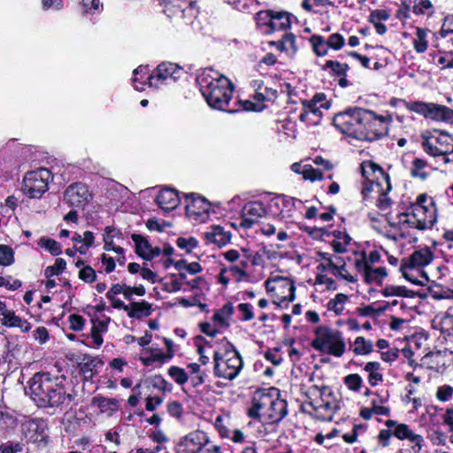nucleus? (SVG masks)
Listing matches in <instances>:
<instances>
[{
	"instance_id": "nucleus-8",
	"label": "nucleus",
	"mask_w": 453,
	"mask_h": 453,
	"mask_svg": "<svg viewBox=\"0 0 453 453\" xmlns=\"http://www.w3.org/2000/svg\"><path fill=\"white\" fill-rule=\"evenodd\" d=\"M411 216L418 221V229L425 230L431 228L436 222L435 209L426 205L411 204Z\"/></svg>"
},
{
	"instance_id": "nucleus-9",
	"label": "nucleus",
	"mask_w": 453,
	"mask_h": 453,
	"mask_svg": "<svg viewBox=\"0 0 453 453\" xmlns=\"http://www.w3.org/2000/svg\"><path fill=\"white\" fill-rule=\"evenodd\" d=\"M182 74L183 70L178 65L173 63H161L157 65L153 74L149 77L150 86H153V80L165 81L170 78L173 81H176Z\"/></svg>"
},
{
	"instance_id": "nucleus-50",
	"label": "nucleus",
	"mask_w": 453,
	"mask_h": 453,
	"mask_svg": "<svg viewBox=\"0 0 453 453\" xmlns=\"http://www.w3.org/2000/svg\"><path fill=\"white\" fill-rule=\"evenodd\" d=\"M441 109H443V105L429 103L428 113L426 118H431L434 120H441Z\"/></svg>"
},
{
	"instance_id": "nucleus-46",
	"label": "nucleus",
	"mask_w": 453,
	"mask_h": 453,
	"mask_svg": "<svg viewBox=\"0 0 453 453\" xmlns=\"http://www.w3.org/2000/svg\"><path fill=\"white\" fill-rule=\"evenodd\" d=\"M424 150L433 157L443 156L441 150L438 148L437 143L434 144L430 140L426 139L422 142Z\"/></svg>"
},
{
	"instance_id": "nucleus-2",
	"label": "nucleus",
	"mask_w": 453,
	"mask_h": 453,
	"mask_svg": "<svg viewBox=\"0 0 453 453\" xmlns=\"http://www.w3.org/2000/svg\"><path fill=\"white\" fill-rule=\"evenodd\" d=\"M28 384L33 400L41 408L65 410L74 400V396L66 393L58 379L48 372L35 373Z\"/></svg>"
},
{
	"instance_id": "nucleus-10",
	"label": "nucleus",
	"mask_w": 453,
	"mask_h": 453,
	"mask_svg": "<svg viewBox=\"0 0 453 453\" xmlns=\"http://www.w3.org/2000/svg\"><path fill=\"white\" fill-rule=\"evenodd\" d=\"M209 442V438L203 431L196 430L187 434L181 441L186 453H200Z\"/></svg>"
},
{
	"instance_id": "nucleus-48",
	"label": "nucleus",
	"mask_w": 453,
	"mask_h": 453,
	"mask_svg": "<svg viewBox=\"0 0 453 453\" xmlns=\"http://www.w3.org/2000/svg\"><path fill=\"white\" fill-rule=\"evenodd\" d=\"M70 329L73 331H81L84 326V319L78 314H72L69 316Z\"/></svg>"
},
{
	"instance_id": "nucleus-14",
	"label": "nucleus",
	"mask_w": 453,
	"mask_h": 453,
	"mask_svg": "<svg viewBox=\"0 0 453 453\" xmlns=\"http://www.w3.org/2000/svg\"><path fill=\"white\" fill-rule=\"evenodd\" d=\"M288 414V403L286 400L279 397V393L276 394L270 409L264 413L267 418L268 422L274 424L281 421Z\"/></svg>"
},
{
	"instance_id": "nucleus-45",
	"label": "nucleus",
	"mask_w": 453,
	"mask_h": 453,
	"mask_svg": "<svg viewBox=\"0 0 453 453\" xmlns=\"http://www.w3.org/2000/svg\"><path fill=\"white\" fill-rule=\"evenodd\" d=\"M408 109L426 117L428 113L429 104L423 102H411L409 104Z\"/></svg>"
},
{
	"instance_id": "nucleus-43",
	"label": "nucleus",
	"mask_w": 453,
	"mask_h": 453,
	"mask_svg": "<svg viewBox=\"0 0 453 453\" xmlns=\"http://www.w3.org/2000/svg\"><path fill=\"white\" fill-rule=\"evenodd\" d=\"M303 110H306L310 112V115L314 119H317V122L319 121V119L320 118L322 112L320 111V106H318L311 101H305L303 103Z\"/></svg>"
},
{
	"instance_id": "nucleus-36",
	"label": "nucleus",
	"mask_w": 453,
	"mask_h": 453,
	"mask_svg": "<svg viewBox=\"0 0 453 453\" xmlns=\"http://www.w3.org/2000/svg\"><path fill=\"white\" fill-rule=\"evenodd\" d=\"M39 244L48 250L53 256H58L62 251L60 244L53 239L42 238Z\"/></svg>"
},
{
	"instance_id": "nucleus-64",
	"label": "nucleus",
	"mask_w": 453,
	"mask_h": 453,
	"mask_svg": "<svg viewBox=\"0 0 453 453\" xmlns=\"http://www.w3.org/2000/svg\"><path fill=\"white\" fill-rule=\"evenodd\" d=\"M311 101L317 105L320 104L321 108L328 109L330 107V104L326 100V96L323 93L316 94Z\"/></svg>"
},
{
	"instance_id": "nucleus-60",
	"label": "nucleus",
	"mask_w": 453,
	"mask_h": 453,
	"mask_svg": "<svg viewBox=\"0 0 453 453\" xmlns=\"http://www.w3.org/2000/svg\"><path fill=\"white\" fill-rule=\"evenodd\" d=\"M19 280H14L12 282L6 280L4 277L0 276V287H5L9 290H16L21 287Z\"/></svg>"
},
{
	"instance_id": "nucleus-41",
	"label": "nucleus",
	"mask_w": 453,
	"mask_h": 453,
	"mask_svg": "<svg viewBox=\"0 0 453 453\" xmlns=\"http://www.w3.org/2000/svg\"><path fill=\"white\" fill-rule=\"evenodd\" d=\"M177 246L189 253L197 246V241L194 237H180L177 239Z\"/></svg>"
},
{
	"instance_id": "nucleus-61",
	"label": "nucleus",
	"mask_w": 453,
	"mask_h": 453,
	"mask_svg": "<svg viewBox=\"0 0 453 453\" xmlns=\"http://www.w3.org/2000/svg\"><path fill=\"white\" fill-rule=\"evenodd\" d=\"M34 337L35 340H37L41 343H44L48 338H49V333L46 327L44 326H39L35 332H34Z\"/></svg>"
},
{
	"instance_id": "nucleus-38",
	"label": "nucleus",
	"mask_w": 453,
	"mask_h": 453,
	"mask_svg": "<svg viewBox=\"0 0 453 453\" xmlns=\"http://www.w3.org/2000/svg\"><path fill=\"white\" fill-rule=\"evenodd\" d=\"M65 261L63 258H57L55 264L51 266H48L45 269V276L50 278L54 275H58L65 268Z\"/></svg>"
},
{
	"instance_id": "nucleus-11",
	"label": "nucleus",
	"mask_w": 453,
	"mask_h": 453,
	"mask_svg": "<svg viewBox=\"0 0 453 453\" xmlns=\"http://www.w3.org/2000/svg\"><path fill=\"white\" fill-rule=\"evenodd\" d=\"M274 396L271 393L264 391H257L252 399V406L248 411L249 417L259 419L261 417L260 411L264 413L270 409Z\"/></svg>"
},
{
	"instance_id": "nucleus-54",
	"label": "nucleus",
	"mask_w": 453,
	"mask_h": 453,
	"mask_svg": "<svg viewBox=\"0 0 453 453\" xmlns=\"http://www.w3.org/2000/svg\"><path fill=\"white\" fill-rule=\"evenodd\" d=\"M453 395V388L450 386L440 387L437 390L436 396L441 401L449 400Z\"/></svg>"
},
{
	"instance_id": "nucleus-4",
	"label": "nucleus",
	"mask_w": 453,
	"mask_h": 453,
	"mask_svg": "<svg viewBox=\"0 0 453 453\" xmlns=\"http://www.w3.org/2000/svg\"><path fill=\"white\" fill-rule=\"evenodd\" d=\"M316 337L311 347L319 351L340 357L345 351V342L340 331L326 326H319L315 330Z\"/></svg>"
},
{
	"instance_id": "nucleus-58",
	"label": "nucleus",
	"mask_w": 453,
	"mask_h": 453,
	"mask_svg": "<svg viewBox=\"0 0 453 453\" xmlns=\"http://www.w3.org/2000/svg\"><path fill=\"white\" fill-rule=\"evenodd\" d=\"M22 450V447L19 443H2L0 445L1 453H17Z\"/></svg>"
},
{
	"instance_id": "nucleus-19",
	"label": "nucleus",
	"mask_w": 453,
	"mask_h": 453,
	"mask_svg": "<svg viewBox=\"0 0 453 453\" xmlns=\"http://www.w3.org/2000/svg\"><path fill=\"white\" fill-rule=\"evenodd\" d=\"M186 197L192 198L191 203L186 205L188 213L201 214L202 212H207L209 211L210 204L205 198L195 193L187 194Z\"/></svg>"
},
{
	"instance_id": "nucleus-17",
	"label": "nucleus",
	"mask_w": 453,
	"mask_h": 453,
	"mask_svg": "<svg viewBox=\"0 0 453 453\" xmlns=\"http://www.w3.org/2000/svg\"><path fill=\"white\" fill-rule=\"evenodd\" d=\"M104 362L95 357L84 355L79 363V367L85 380H91L93 376L102 369Z\"/></svg>"
},
{
	"instance_id": "nucleus-53",
	"label": "nucleus",
	"mask_w": 453,
	"mask_h": 453,
	"mask_svg": "<svg viewBox=\"0 0 453 453\" xmlns=\"http://www.w3.org/2000/svg\"><path fill=\"white\" fill-rule=\"evenodd\" d=\"M303 176L305 180H310L311 181L320 180L323 179V173L318 169H314L310 167L308 169L303 170Z\"/></svg>"
},
{
	"instance_id": "nucleus-6",
	"label": "nucleus",
	"mask_w": 453,
	"mask_h": 453,
	"mask_svg": "<svg viewBox=\"0 0 453 453\" xmlns=\"http://www.w3.org/2000/svg\"><path fill=\"white\" fill-rule=\"evenodd\" d=\"M51 173L46 168L28 172L23 178L22 191L30 198H40L49 189Z\"/></svg>"
},
{
	"instance_id": "nucleus-39",
	"label": "nucleus",
	"mask_w": 453,
	"mask_h": 453,
	"mask_svg": "<svg viewBox=\"0 0 453 453\" xmlns=\"http://www.w3.org/2000/svg\"><path fill=\"white\" fill-rule=\"evenodd\" d=\"M326 68H330L337 75H345L349 65L348 64H341L338 61L328 60L324 66V69Z\"/></svg>"
},
{
	"instance_id": "nucleus-27",
	"label": "nucleus",
	"mask_w": 453,
	"mask_h": 453,
	"mask_svg": "<svg viewBox=\"0 0 453 453\" xmlns=\"http://www.w3.org/2000/svg\"><path fill=\"white\" fill-rule=\"evenodd\" d=\"M387 275L388 273L385 267L372 268L371 265L366 274L365 275V280L367 283L375 281L379 284H381L382 279L385 278Z\"/></svg>"
},
{
	"instance_id": "nucleus-21",
	"label": "nucleus",
	"mask_w": 453,
	"mask_h": 453,
	"mask_svg": "<svg viewBox=\"0 0 453 453\" xmlns=\"http://www.w3.org/2000/svg\"><path fill=\"white\" fill-rule=\"evenodd\" d=\"M151 305L146 302H133L129 304L127 315L129 318L141 319L151 314Z\"/></svg>"
},
{
	"instance_id": "nucleus-31",
	"label": "nucleus",
	"mask_w": 453,
	"mask_h": 453,
	"mask_svg": "<svg viewBox=\"0 0 453 453\" xmlns=\"http://www.w3.org/2000/svg\"><path fill=\"white\" fill-rule=\"evenodd\" d=\"M348 300V296L344 294H337L334 299H332L327 303V309L334 311L337 315L341 314L343 311V304Z\"/></svg>"
},
{
	"instance_id": "nucleus-23",
	"label": "nucleus",
	"mask_w": 453,
	"mask_h": 453,
	"mask_svg": "<svg viewBox=\"0 0 453 453\" xmlns=\"http://www.w3.org/2000/svg\"><path fill=\"white\" fill-rule=\"evenodd\" d=\"M442 155H448L453 152V137L445 131H439V136L435 139Z\"/></svg>"
},
{
	"instance_id": "nucleus-24",
	"label": "nucleus",
	"mask_w": 453,
	"mask_h": 453,
	"mask_svg": "<svg viewBox=\"0 0 453 453\" xmlns=\"http://www.w3.org/2000/svg\"><path fill=\"white\" fill-rule=\"evenodd\" d=\"M131 238L135 243L136 253L144 259H147L152 247L150 243L142 235L137 234H133Z\"/></svg>"
},
{
	"instance_id": "nucleus-55",
	"label": "nucleus",
	"mask_w": 453,
	"mask_h": 453,
	"mask_svg": "<svg viewBox=\"0 0 453 453\" xmlns=\"http://www.w3.org/2000/svg\"><path fill=\"white\" fill-rule=\"evenodd\" d=\"M432 8V3L429 0H415L413 12L416 14L424 13L425 10Z\"/></svg>"
},
{
	"instance_id": "nucleus-20",
	"label": "nucleus",
	"mask_w": 453,
	"mask_h": 453,
	"mask_svg": "<svg viewBox=\"0 0 453 453\" xmlns=\"http://www.w3.org/2000/svg\"><path fill=\"white\" fill-rule=\"evenodd\" d=\"M204 236L208 242L216 243L219 246L226 245L230 241L229 234L225 232L224 228L220 226H213L211 231L206 232Z\"/></svg>"
},
{
	"instance_id": "nucleus-3",
	"label": "nucleus",
	"mask_w": 453,
	"mask_h": 453,
	"mask_svg": "<svg viewBox=\"0 0 453 453\" xmlns=\"http://www.w3.org/2000/svg\"><path fill=\"white\" fill-rule=\"evenodd\" d=\"M201 92L211 107L226 111L233 95L232 83L228 79L221 76L202 86Z\"/></svg>"
},
{
	"instance_id": "nucleus-35",
	"label": "nucleus",
	"mask_w": 453,
	"mask_h": 453,
	"mask_svg": "<svg viewBox=\"0 0 453 453\" xmlns=\"http://www.w3.org/2000/svg\"><path fill=\"white\" fill-rule=\"evenodd\" d=\"M168 374L175 380L179 385H183L188 381V374L184 369L178 366H171L168 370Z\"/></svg>"
},
{
	"instance_id": "nucleus-57",
	"label": "nucleus",
	"mask_w": 453,
	"mask_h": 453,
	"mask_svg": "<svg viewBox=\"0 0 453 453\" xmlns=\"http://www.w3.org/2000/svg\"><path fill=\"white\" fill-rule=\"evenodd\" d=\"M238 310L242 313V320H251L254 318L253 311L250 303H240Z\"/></svg>"
},
{
	"instance_id": "nucleus-30",
	"label": "nucleus",
	"mask_w": 453,
	"mask_h": 453,
	"mask_svg": "<svg viewBox=\"0 0 453 453\" xmlns=\"http://www.w3.org/2000/svg\"><path fill=\"white\" fill-rule=\"evenodd\" d=\"M417 38L414 41V48L417 52L423 53L426 50L428 42L426 39V31L423 28H417L416 32Z\"/></svg>"
},
{
	"instance_id": "nucleus-40",
	"label": "nucleus",
	"mask_w": 453,
	"mask_h": 453,
	"mask_svg": "<svg viewBox=\"0 0 453 453\" xmlns=\"http://www.w3.org/2000/svg\"><path fill=\"white\" fill-rule=\"evenodd\" d=\"M344 383L350 390L358 391L361 387L362 379L358 374L353 373L344 378Z\"/></svg>"
},
{
	"instance_id": "nucleus-63",
	"label": "nucleus",
	"mask_w": 453,
	"mask_h": 453,
	"mask_svg": "<svg viewBox=\"0 0 453 453\" xmlns=\"http://www.w3.org/2000/svg\"><path fill=\"white\" fill-rule=\"evenodd\" d=\"M335 270L337 271V273H334V274L335 276L344 279V280H348L349 282L356 281V279L347 272L344 264L342 265L338 266V269H335Z\"/></svg>"
},
{
	"instance_id": "nucleus-32",
	"label": "nucleus",
	"mask_w": 453,
	"mask_h": 453,
	"mask_svg": "<svg viewBox=\"0 0 453 453\" xmlns=\"http://www.w3.org/2000/svg\"><path fill=\"white\" fill-rule=\"evenodd\" d=\"M412 165L413 167L411 170V175L412 177L421 180L427 178V173L422 171L426 166V162L424 159L415 158L412 162Z\"/></svg>"
},
{
	"instance_id": "nucleus-29",
	"label": "nucleus",
	"mask_w": 453,
	"mask_h": 453,
	"mask_svg": "<svg viewBox=\"0 0 453 453\" xmlns=\"http://www.w3.org/2000/svg\"><path fill=\"white\" fill-rule=\"evenodd\" d=\"M234 308L231 303H226L221 309L217 311L213 316V319L220 326H226V318L230 317L233 314Z\"/></svg>"
},
{
	"instance_id": "nucleus-51",
	"label": "nucleus",
	"mask_w": 453,
	"mask_h": 453,
	"mask_svg": "<svg viewBox=\"0 0 453 453\" xmlns=\"http://www.w3.org/2000/svg\"><path fill=\"white\" fill-rule=\"evenodd\" d=\"M398 218L400 224L407 225L410 227L418 229V221H416V219L411 216V211L400 213Z\"/></svg>"
},
{
	"instance_id": "nucleus-16",
	"label": "nucleus",
	"mask_w": 453,
	"mask_h": 453,
	"mask_svg": "<svg viewBox=\"0 0 453 453\" xmlns=\"http://www.w3.org/2000/svg\"><path fill=\"white\" fill-rule=\"evenodd\" d=\"M158 206L164 211H173L180 203V197L175 189L164 188L157 196Z\"/></svg>"
},
{
	"instance_id": "nucleus-13",
	"label": "nucleus",
	"mask_w": 453,
	"mask_h": 453,
	"mask_svg": "<svg viewBox=\"0 0 453 453\" xmlns=\"http://www.w3.org/2000/svg\"><path fill=\"white\" fill-rule=\"evenodd\" d=\"M434 258V254L429 248H423L414 251L409 257L402 260L403 268H420L429 265Z\"/></svg>"
},
{
	"instance_id": "nucleus-42",
	"label": "nucleus",
	"mask_w": 453,
	"mask_h": 453,
	"mask_svg": "<svg viewBox=\"0 0 453 453\" xmlns=\"http://www.w3.org/2000/svg\"><path fill=\"white\" fill-rule=\"evenodd\" d=\"M79 278L85 282H94L96 280V275L95 270L89 266H84L79 272Z\"/></svg>"
},
{
	"instance_id": "nucleus-5",
	"label": "nucleus",
	"mask_w": 453,
	"mask_h": 453,
	"mask_svg": "<svg viewBox=\"0 0 453 453\" xmlns=\"http://www.w3.org/2000/svg\"><path fill=\"white\" fill-rule=\"evenodd\" d=\"M231 347L233 349L226 352V358H223L218 351H215L213 355L215 375L230 380L238 375L242 367L240 353L233 345Z\"/></svg>"
},
{
	"instance_id": "nucleus-25",
	"label": "nucleus",
	"mask_w": 453,
	"mask_h": 453,
	"mask_svg": "<svg viewBox=\"0 0 453 453\" xmlns=\"http://www.w3.org/2000/svg\"><path fill=\"white\" fill-rule=\"evenodd\" d=\"M382 295L384 296H403V297H414L415 293L412 290L407 289L405 287H395V286H387L383 291Z\"/></svg>"
},
{
	"instance_id": "nucleus-56",
	"label": "nucleus",
	"mask_w": 453,
	"mask_h": 453,
	"mask_svg": "<svg viewBox=\"0 0 453 453\" xmlns=\"http://www.w3.org/2000/svg\"><path fill=\"white\" fill-rule=\"evenodd\" d=\"M167 411L171 416L180 418L182 414L183 409L179 402L173 401L168 403Z\"/></svg>"
},
{
	"instance_id": "nucleus-7",
	"label": "nucleus",
	"mask_w": 453,
	"mask_h": 453,
	"mask_svg": "<svg viewBox=\"0 0 453 453\" xmlns=\"http://www.w3.org/2000/svg\"><path fill=\"white\" fill-rule=\"evenodd\" d=\"M90 194L88 188L80 182L70 185L64 193L63 200L72 207H83L88 201Z\"/></svg>"
},
{
	"instance_id": "nucleus-34",
	"label": "nucleus",
	"mask_w": 453,
	"mask_h": 453,
	"mask_svg": "<svg viewBox=\"0 0 453 453\" xmlns=\"http://www.w3.org/2000/svg\"><path fill=\"white\" fill-rule=\"evenodd\" d=\"M2 324L6 326L12 327H22L23 321L22 319L16 316L15 313L12 311H7L3 315Z\"/></svg>"
},
{
	"instance_id": "nucleus-44",
	"label": "nucleus",
	"mask_w": 453,
	"mask_h": 453,
	"mask_svg": "<svg viewBox=\"0 0 453 453\" xmlns=\"http://www.w3.org/2000/svg\"><path fill=\"white\" fill-rule=\"evenodd\" d=\"M389 190H388V188H386V190H383L380 196L378 197L377 201H376V206L380 209V210H387L388 209L391 204H392V201L391 199L388 196V192Z\"/></svg>"
},
{
	"instance_id": "nucleus-62",
	"label": "nucleus",
	"mask_w": 453,
	"mask_h": 453,
	"mask_svg": "<svg viewBox=\"0 0 453 453\" xmlns=\"http://www.w3.org/2000/svg\"><path fill=\"white\" fill-rule=\"evenodd\" d=\"M163 403V399L158 396L147 397L145 408L149 411H153L156 408Z\"/></svg>"
},
{
	"instance_id": "nucleus-22",
	"label": "nucleus",
	"mask_w": 453,
	"mask_h": 453,
	"mask_svg": "<svg viewBox=\"0 0 453 453\" xmlns=\"http://www.w3.org/2000/svg\"><path fill=\"white\" fill-rule=\"evenodd\" d=\"M242 216H249L256 220L257 219L263 218L266 215V210L260 202H250L244 205L242 210Z\"/></svg>"
},
{
	"instance_id": "nucleus-59",
	"label": "nucleus",
	"mask_w": 453,
	"mask_h": 453,
	"mask_svg": "<svg viewBox=\"0 0 453 453\" xmlns=\"http://www.w3.org/2000/svg\"><path fill=\"white\" fill-rule=\"evenodd\" d=\"M265 357L274 365H280L282 361L281 357L278 354L277 349L266 351L265 353Z\"/></svg>"
},
{
	"instance_id": "nucleus-1",
	"label": "nucleus",
	"mask_w": 453,
	"mask_h": 453,
	"mask_svg": "<svg viewBox=\"0 0 453 453\" xmlns=\"http://www.w3.org/2000/svg\"><path fill=\"white\" fill-rule=\"evenodd\" d=\"M391 120L388 116H377L373 111L355 108L336 114L334 125L343 134L359 135L372 141L380 136L386 129L382 124Z\"/></svg>"
},
{
	"instance_id": "nucleus-37",
	"label": "nucleus",
	"mask_w": 453,
	"mask_h": 453,
	"mask_svg": "<svg viewBox=\"0 0 453 453\" xmlns=\"http://www.w3.org/2000/svg\"><path fill=\"white\" fill-rule=\"evenodd\" d=\"M278 44L281 45L282 49L286 50H291L292 53L295 54L297 51L296 45V36L292 33L286 34L280 41L277 42Z\"/></svg>"
},
{
	"instance_id": "nucleus-18",
	"label": "nucleus",
	"mask_w": 453,
	"mask_h": 453,
	"mask_svg": "<svg viewBox=\"0 0 453 453\" xmlns=\"http://www.w3.org/2000/svg\"><path fill=\"white\" fill-rule=\"evenodd\" d=\"M361 173L364 178L366 180H370V178L372 176L374 179L378 180L377 173L383 177L386 183L388 184V190H391L390 178L388 173L384 172L382 167L379 165L372 162V161H365L360 165Z\"/></svg>"
},
{
	"instance_id": "nucleus-52",
	"label": "nucleus",
	"mask_w": 453,
	"mask_h": 453,
	"mask_svg": "<svg viewBox=\"0 0 453 453\" xmlns=\"http://www.w3.org/2000/svg\"><path fill=\"white\" fill-rule=\"evenodd\" d=\"M389 18V14L385 10H374L369 16V21L371 23H378L382 20H387Z\"/></svg>"
},
{
	"instance_id": "nucleus-15",
	"label": "nucleus",
	"mask_w": 453,
	"mask_h": 453,
	"mask_svg": "<svg viewBox=\"0 0 453 453\" xmlns=\"http://www.w3.org/2000/svg\"><path fill=\"white\" fill-rule=\"evenodd\" d=\"M265 15L269 18L267 25L272 31L286 30L290 27V14L287 12L266 11Z\"/></svg>"
},
{
	"instance_id": "nucleus-49",
	"label": "nucleus",
	"mask_w": 453,
	"mask_h": 453,
	"mask_svg": "<svg viewBox=\"0 0 453 453\" xmlns=\"http://www.w3.org/2000/svg\"><path fill=\"white\" fill-rule=\"evenodd\" d=\"M328 47L334 50H340L344 45V38L342 35L335 33L329 36L326 41Z\"/></svg>"
},
{
	"instance_id": "nucleus-28",
	"label": "nucleus",
	"mask_w": 453,
	"mask_h": 453,
	"mask_svg": "<svg viewBox=\"0 0 453 453\" xmlns=\"http://www.w3.org/2000/svg\"><path fill=\"white\" fill-rule=\"evenodd\" d=\"M311 43L312 45V49L316 55L318 56H325L328 50V44L325 41V39L320 35H312L310 39Z\"/></svg>"
},
{
	"instance_id": "nucleus-33",
	"label": "nucleus",
	"mask_w": 453,
	"mask_h": 453,
	"mask_svg": "<svg viewBox=\"0 0 453 453\" xmlns=\"http://www.w3.org/2000/svg\"><path fill=\"white\" fill-rule=\"evenodd\" d=\"M14 262V252L7 245L0 244V265H11Z\"/></svg>"
},
{
	"instance_id": "nucleus-12",
	"label": "nucleus",
	"mask_w": 453,
	"mask_h": 453,
	"mask_svg": "<svg viewBox=\"0 0 453 453\" xmlns=\"http://www.w3.org/2000/svg\"><path fill=\"white\" fill-rule=\"evenodd\" d=\"M386 426L388 428L395 426L393 434L399 440L408 439L411 441L416 442V444L413 446V449L415 452H418L421 449V447H422L421 441H423L422 436L419 434H414L411 430L409 429L407 425H405V424L396 425V421L389 419V420L386 421Z\"/></svg>"
},
{
	"instance_id": "nucleus-26",
	"label": "nucleus",
	"mask_w": 453,
	"mask_h": 453,
	"mask_svg": "<svg viewBox=\"0 0 453 453\" xmlns=\"http://www.w3.org/2000/svg\"><path fill=\"white\" fill-rule=\"evenodd\" d=\"M373 349V345L371 341L365 340L362 336L356 338L354 342V353L356 355H367Z\"/></svg>"
},
{
	"instance_id": "nucleus-47",
	"label": "nucleus",
	"mask_w": 453,
	"mask_h": 453,
	"mask_svg": "<svg viewBox=\"0 0 453 453\" xmlns=\"http://www.w3.org/2000/svg\"><path fill=\"white\" fill-rule=\"evenodd\" d=\"M83 244L77 249L81 254H85L87 250L92 246L94 242V234L90 231H86L82 234Z\"/></svg>"
}]
</instances>
